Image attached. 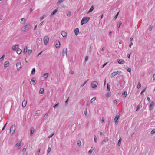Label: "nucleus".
I'll use <instances>...</instances> for the list:
<instances>
[{"label":"nucleus","mask_w":155,"mask_h":155,"mask_svg":"<svg viewBox=\"0 0 155 155\" xmlns=\"http://www.w3.org/2000/svg\"><path fill=\"white\" fill-rule=\"evenodd\" d=\"M35 68H33L32 71L31 73V74H35Z\"/></svg>","instance_id":"obj_33"},{"label":"nucleus","mask_w":155,"mask_h":155,"mask_svg":"<svg viewBox=\"0 0 155 155\" xmlns=\"http://www.w3.org/2000/svg\"><path fill=\"white\" fill-rule=\"evenodd\" d=\"M69 73L71 74H73L74 73V72L72 70H71L70 71Z\"/></svg>","instance_id":"obj_55"},{"label":"nucleus","mask_w":155,"mask_h":155,"mask_svg":"<svg viewBox=\"0 0 155 155\" xmlns=\"http://www.w3.org/2000/svg\"><path fill=\"white\" fill-rule=\"evenodd\" d=\"M122 24V22L121 21H119L117 24V27L119 28Z\"/></svg>","instance_id":"obj_29"},{"label":"nucleus","mask_w":155,"mask_h":155,"mask_svg":"<svg viewBox=\"0 0 155 155\" xmlns=\"http://www.w3.org/2000/svg\"><path fill=\"white\" fill-rule=\"evenodd\" d=\"M110 95V93L109 92H108L106 94V96L107 97H109Z\"/></svg>","instance_id":"obj_42"},{"label":"nucleus","mask_w":155,"mask_h":155,"mask_svg":"<svg viewBox=\"0 0 155 155\" xmlns=\"http://www.w3.org/2000/svg\"><path fill=\"white\" fill-rule=\"evenodd\" d=\"M30 25L28 24L26 25H25L22 27L21 28V30L23 31H28L29 30L30 28Z\"/></svg>","instance_id":"obj_2"},{"label":"nucleus","mask_w":155,"mask_h":155,"mask_svg":"<svg viewBox=\"0 0 155 155\" xmlns=\"http://www.w3.org/2000/svg\"><path fill=\"white\" fill-rule=\"evenodd\" d=\"M109 140L108 137H105L101 143V144L102 145L105 142H107Z\"/></svg>","instance_id":"obj_12"},{"label":"nucleus","mask_w":155,"mask_h":155,"mask_svg":"<svg viewBox=\"0 0 155 155\" xmlns=\"http://www.w3.org/2000/svg\"><path fill=\"white\" fill-rule=\"evenodd\" d=\"M26 149L25 148H23V149L22 150V151L24 152H25L26 151Z\"/></svg>","instance_id":"obj_64"},{"label":"nucleus","mask_w":155,"mask_h":155,"mask_svg":"<svg viewBox=\"0 0 155 155\" xmlns=\"http://www.w3.org/2000/svg\"><path fill=\"white\" fill-rule=\"evenodd\" d=\"M35 80H34L33 79H31V81L30 82V84L31 85H35Z\"/></svg>","instance_id":"obj_24"},{"label":"nucleus","mask_w":155,"mask_h":155,"mask_svg":"<svg viewBox=\"0 0 155 155\" xmlns=\"http://www.w3.org/2000/svg\"><path fill=\"white\" fill-rule=\"evenodd\" d=\"M78 146H80L81 144V142L80 140L78 141Z\"/></svg>","instance_id":"obj_43"},{"label":"nucleus","mask_w":155,"mask_h":155,"mask_svg":"<svg viewBox=\"0 0 155 155\" xmlns=\"http://www.w3.org/2000/svg\"><path fill=\"white\" fill-rule=\"evenodd\" d=\"M153 80H155V73L153 75Z\"/></svg>","instance_id":"obj_61"},{"label":"nucleus","mask_w":155,"mask_h":155,"mask_svg":"<svg viewBox=\"0 0 155 155\" xmlns=\"http://www.w3.org/2000/svg\"><path fill=\"white\" fill-rule=\"evenodd\" d=\"M64 0H58L57 2V4L58 5H59L61 3L63 2Z\"/></svg>","instance_id":"obj_27"},{"label":"nucleus","mask_w":155,"mask_h":155,"mask_svg":"<svg viewBox=\"0 0 155 155\" xmlns=\"http://www.w3.org/2000/svg\"><path fill=\"white\" fill-rule=\"evenodd\" d=\"M61 34L63 37H65L66 36L67 34V33L64 31H61Z\"/></svg>","instance_id":"obj_17"},{"label":"nucleus","mask_w":155,"mask_h":155,"mask_svg":"<svg viewBox=\"0 0 155 155\" xmlns=\"http://www.w3.org/2000/svg\"><path fill=\"white\" fill-rule=\"evenodd\" d=\"M27 47L26 46H25V47L23 51V52L24 53H25L27 52Z\"/></svg>","instance_id":"obj_34"},{"label":"nucleus","mask_w":155,"mask_h":155,"mask_svg":"<svg viewBox=\"0 0 155 155\" xmlns=\"http://www.w3.org/2000/svg\"><path fill=\"white\" fill-rule=\"evenodd\" d=\"M119 14V12H118V13H117V14H116V15L115 17L114 18V20H116V19H117V18L118 15Z\"/></svg>","instance_id":"obj_38"},{"label":"nucleus","mask_w":155,"mask_h":155,"mask_svg":"<svg viewBox=\"0 0 155 155\" xmlns=\"http://www.w3.org/2000/svg\"><path fill=\"white\" fill-rule=\"evenodd\" d=\"M119 118V115H117L115 118L114 119V121L115 122L116 124H117L118 123L117 120Z\"/></svg>","instance_id":"obj_16"},{"label":"nucleus","mask_w":155,"mask_h":155,"mask_svg":"<svg viewBox=\"0 0 155 155\" xmlns=\"http://www.w3.org/2000/svg\"><path fill=\"white\" fill-rule=\"evenodd\" d=\"M71 12H68L67 13V16H69L70 15H71Z\"/></svg>","instance_id":"obj_46"},{"label":"nucleus","mask_w":155,"mask_h":155,"mask_svg":"<svg viewBox=\"0 0 155 155\" xmlns=\"http://www.w3.org/2000/svg\"><path fill=\"white\" fill-rule=\"evenodd\" d=\"M87 81V80H86V81L84 83L81 85V87H82V86H83L84 85H85V84H86V83Z\"/></svg>","instance_id":"obj_45"},{"label":"nucleus","mask_w":155,"mask_h":155,"mask_svg":"<svg viewBox=\"0 0 155 155\" xmlns=\"http://www.w3.org/2000/svg\"><path fill=\"white\" fill-rule=\"evenodd\" d=\"M54 132H53L51 135H50L48 137V138H50L51 137L54 135Z\"/></svg>","instance_id":"obj_44"},{"label":"nucleus","mask_w":155,"mask_h":155,"mask_svg":"<svg viewBox=\"0 0 155 155\" xmlns=\"http://www.w3.org/2000/svg\"><path fill=\"white\" fill-rule=\"evenodd\" d=\"M44 44L45 45H46L49 41V38L48 36H45L43 38Z\"/></svg>","instance_id":"obj_4"},{"label":"nucleus","mask_w":155,"mask_h":155,"mask_svg":"<svg viewBox=\"0 0 155 155\" xmlns=\"http://www.w3.org/2000/svg\"><path fill=\"white\" fill-rule=\"evenodd\" d=\"M127 71L129 72H131V69L130 68H128L127 69Z\"/></svg>","instance_id":"obj_52"},{"label":"nucleus","mask_w":155,"mask_h":155,"mask_svg":"<svg viewBox=\"0 0 155 155\" xmlns=\"http://www.w3.org/2000/svg\"><path fill=\"white\" fill-rule=\"evenodd\" d=\"M121 71H117V72H114L111 74V78H112L117 74H121Z\"/></svg>","instance_id":"obj_6"},{"label":"nucleus","mask_w":155,"mask_h":155,"mask_svg":"<svg viewBox=\"0 0 155 155\" xmlns=\"http://www.w3.org/2000/svg\"><path fill=\"white\" fill-rule=\"evenodd\" d=\"M94 8V7L93 6H92L90 8L89 11L88 12V13H90L93 11Z\"/></svg>","instance_id":"obj_25"},{"label":"nucleus","mask_w":155,"mask_h":155,"mask_svg":"<svg viewBox=\"0 0 155 155\" xmlns=\"http://www.w3.org/2000/svg\"><path fill=\"white\" fill-rule=\"evenodd\" d=\"M31 131H30V135H31L33 133L34 131V127H32L31 128Z\"/></svg>","instance_id":"obj_23"},{"label":"nucleus","mask_w":155,"mask_h":155,"mask_svg":"<svg viewBox=\"0 0 155 155\" xmlns=\"http://www.w3.org/2000/svg\"><path fill=\"white\" fill-rule=\"evenodd\" d=\"M113 103H114V104H117V101L116 100H114L113 101Z\"/></svg>","instance_id":"obj_58"},{"label":"nucleus","mask_w":155,"mask_h":155,"mask_svg":"<svg viewBox=\"0 0 155 155\" xmlns=\"http://www.w3.org/2000/svg\"><path fill=\"white\" fill-rule=\"evenodd\" d=\"M79 29L78 28H76L74 30V33L76 35H77L79 32Z\"/></svg>","instance_id":"obj_18"},{"label":"nucleus","mask_w":155,"mask_h":155,"mask_svg":"<svg viewBox=\"0 0 155 155\" xmlns=\"http://www.w3.org/2000/svg\"><path fill=\"white\" fill-rule=\"evenodd\" d=\"M110 85H109V83H108L107 84V89L108 91H110Z\"/></svg>","instance_id":"obj_32"},{"label":"nucleus","mask_w":155,"mask_h":155,"mask_svg":"<svg viewBox=\"0 0 155 155\" xmlns=\"http://www.w3.org/2000/svg\"><path fill=\"white\" fill-rule=\"evenodd\" d=\"M107 62H106V63H104L103 65L102 68H104L105 65H107Z\"/></svg>","instance_id":"obj_56"},{"label":"nucleus","mask_w":155,"mask_h":155,"mask_svg":"<svg viewBox=\"0 0 155 155\" xmlns=\"http://www.w3.org/2000/svg\"><path fill=\"white\" fill-rule=\"evenodd\" d=\"M58 105L59 103H58L54 106V108H56V107H58Z\"/></svg>","instance_id":"obj_50"},{"label":"nucleus","mask_w":155,"mask_h":155,"mask_svg":"<svg viewBox=\"0 0 155 155\" xmlns=\"http://www.w3.org/2000/svg\"><path fill=\"white\" fill-rule=\"evenodd\" d=\"M90 18L89 17H84L81 21V24L83 25L84 24L87 23L89 20Z\"/></svg>","instance_id":"obj_1"},{"label":"nucleus","mask_w":155,"mask_h":155,"mask_svg":"<svg viewBox=\"0 0 155 155\" xmlns=\"http://www.w3.org/2000/svg\"><path fill=\"white\" fill-rule=\"evenodd\" d=\"M44 92V89L43 88H41L39 91V93L41 94H42Z\"/></svg>","instance_id":"obj_31"},{"label":"nucleus","mask_w":155,"mask_h":155,"mask_svg":"<svg viewBox=\"0 0 155 155\" xmlns=\"http://www.w3.org/2000/svg\"><path fill=\"white\" fill-rule=\"evenodd\" d=\"M16 51L18 54H19L21 53L22 50L18 48Z\"/></svg>","instance_id":"obj_21"},{"label":"nucleus","mask_w":155,"mask_h":155,"mask_svg":"<svg viewBox=\"0 0 155 155\" xmlns=\"http://www.w3.org/2000/svg\"><path fill=\"white\" fill-rule=\"evenodd\" d=\"M51 148L50 147H49L47 150V153H49L51 151Z\"/></svg>","instance_id":"obj_41"},{"label":"nucleus","mask_w":155,"mask_h":155,"mask_svg":"<svg viewBox=\"0 0 155 155\" xmlns=\"http://www.w3.org/2000/svg\"><path fill=\"white\" fill-rule=\"evenodd\" d=\"M139 108V105H138L137 106V107L136 110V111H137L138 110Z\"/></svg>","instance_id":"obj_63"},{"label":"nucleus","mask_w":155,"mask_h":155,"mask_svg":"<svg viewBox=\"0 0 155 155\" xmlns=\"http://www.w3.org/2000/svg\"><path fill=\"white\" fill-rule=\"evenodd\" d=\"M153 26L151 25H150L149 28V30L151 31L152 29Z\"/></svg>","instance_id":"obj_48"},{"label":"nucleus","mask_w":155,"mask_h":155,"mask_svg":"<svg viewBox=\"0 0 155 155\" xmlns=\"http://www.w3.org/2000/svg\"><path fill=\"white\" fill-rule=\"evenodd\" d=\"M154 106V102L153 101H152L150 105V109H152Z\"/></svg>","instance_id":"obj_19"},{"label":"nucleus","mask_w":155,"mask_h":155,"mask_svg":"<svg viewBox=\"0 0 155 155\" xmlns=\"http://www.w3.org/2000/svg\"><path fill=\"white\" fill-rule=\"evenodd\" d=\"M49 75V73H45L43 75V78L45 79L47 78Z\"/></svg>","instance_id":"obj_22"},{"label":"nucleus","mask_w":155,"mask_h":155,"mask_svg":"<svg viewBox=\"0 0 155 155\" xmlns=\"http://www.w3.org/2000/svg\"><path fill=\"white\" fill-rule=\"evenodd\" d=\"M121 140V138H120L118 142V145L119 146H120Z\"/></svg>","instance_id":"obj_30"},{"label":"nucleus","mask_w":155,"mask_h":155,"mask_svg":"<svg viewBox=\"0 0 155 155\" xmlns=\"http://www.w3.org/2000/svg\"><path fill=\"white\" fill-rule=\"evenodd\" d=\"M58 8H57L56 9H55L51 13L50 15V16L51 17L54 15L55 14V13L57 12L58 10Z\"/></svg>","instance_id":"obj_11"},{"label":"nucleus","mask_w":155,"mask_h":155,"mask_svg":"<svg viewBox=\"0 0 155 155\" xmlns=\"http://www.w3.org/2000/svg\"><path fill=\"white\" fill-rule=\"evenodd\" d=\"M26 104H27V101L25 100L22 103V106L23 107H25L26 106Z\"/></svg>","instance_id":"obj_26"},{"label":"nucleus","mask_w":155,"mask_h":155,"mask_svg":"<svg viewBox=\"0 0 155 155\" xmlns=\"http://www.w3.org/2000/svg\"><path fill=\"white\" fill-rule=\"evenodd\" d=\"M21 23L22 24H24L25 22V20L24 18H22L21 19Z\"/></svg>","instance_id":"obj_28"},{"label":"nucleus","mask_w":155,"mask_h":155,"mask_svg":"<svg viewBox=\"0 0 155 155\" xmlns=\"http://www.w3.org/2000/svg\"><path fill=\"white\" fill-rule=\"evenodd\" d=\"M32 51L31 50L29 49L28 51V53L30 55L32 53Z\"/></svg>","instance_id":"obj_39"},{"label":"nucleus","mask_w":155,"mask_h":155,"mask_svg":"<svg viewBox=\"0 0 155 155\" xmlns=\"http://www.w3.org/2000/svg\"><path fill=\"white\" fill-rule=\"evenodd\" d=\"M9 65V62L8 61H6L4 64V67L5 68H6L8 67Z\"/></svg>","instance_id":"obj_13"},{"label":"nucleus","mask_w":155,"mask_h":155,"mask_svg":"<svg viewBox=\"0 0 155 155\" xmlns=\"http://www.w3.org/2000/svg\"><path fill=\"white\" fill-rule=\"evenodd\" d=\"M104 47H103L101 50V51L102 52V54H103L104 53Z\"/></svg>","instance_id":"obj_53"},{"label":"nucleus","mask_w":155,"mask_h":155,"mask_svg":"<svg viewBox=\"0 0 155 155\" xmlns=\"http://www.w3.org/2000/svg\"><path fill=\"white\" fill-rule=\"evenodd\" d=\"M60 45V43L58 41H56L55 42V46L57 48H59Z\"/></svg>","instance_id":"obj_8"},{"label":"nucleus","mask_w":155,"mask_h":155,"mask_svg":"<svg viewBox=\"0 0 155 155\" xmlns=\"http://www.w3.org/2000/svg\"><path fill=\"white\" fill-rule=\"evenodd\" d=\"M5 55H3L0 58V61H3L4 59V58L5 57Z\"/></svg>","instance_id":"obj_40"},{"label":"nucleus","mask_w":155,"mask_h":155,"mask_svg":"<svg viewBox=\"0 0 155 155\" xmlns=\"http://www.w3.org/2000/svg\"><path fill=\"white\" fill-rule=\"evenodd\" d=\"M96 99V97H94L92 99H91L90 101L92 103Z\"/></svg>","instance_id":"obj_36"},{"label":"nucleus","mask_w":155,"mask_h":155,"mask_svg":"<svg viewBox=\"0 0 155 155\" xmlns=\"http://www.w3.org/2000/svg\"><path fill=\"white\" fill-rule=\"evenodd\" d=\"M17 69V71L20 70L21 68V63L20 62H17L16 63Z\"/></svg>","instance_id":"obj_7"},{"label":"nucleus","mask_w":155,"mask_h":155,"mask_svg":"<svg viewBox=\"0 0 155 155\" xmlns=\"http://www.w3.org/2000/svg\"><path fill=\"white\" fill-rule=\"evenodd\" d=\"M104 117H102L101 119V122L102 123H103L104 122Z\"/></svg>","instance_id":"obj_57"},{"label":"nucleus","mask_w":155,"mask_h":155,"mask_svg":"<svg viewBox=\"0 0 155 155\" xmlns=\"http://www.w3.org/2000/svg\"><path fill=\"white\" fill-rule=\"evenodd\" d=\"M117 61L120 64H124L125 63L123 59H118Z\"/></svg>","instance_id":"obj_15"},{"label":"nucleus","mask_w":155,"mask_h":155,"mask_svg":"<svg viewBox=\"0 0 155 155\" xmlns=\"http://www.w3.org/2000/svg\"><path fill=\"white\" fill-rule=\"evenodd\" d=\"M94 140L95 142L96 143L97 142V139L96 136L95 135H94Z\"/></svg>","instance_id":"obj_37"},{"label":"nucleus","mask_w":155,"mask_h":155,"mask_svg":"<svg viewBox=\"0 0 155 155\" xmlns=\"http://www.w3.org/2000/svg\"><path fill=\"white\" fill-rule=\"evenodd\" d=\"M97 83L96 81H93L91 84V86L92 87L94 88H96L97 87Z\"/></svg>","instance_id":"obj_5"},{"label":"nucleus","mask_w":155,"mask_h":155,"mask_svg":"<svg viewBox=\"0 0 155 155\" xmlns=\"http://www.w3.org/2000/svg\"><path fill=\"white\" fill-rule=\"evenodd\" d=\"M44 18V17H40V21H41V20H42Z\"/></svg>","instance_id":"obj_59"},{"label":"nucleus","mask_w":155,"mask_h":155,"mask_svg":"<svg viewBox=\"0 0 155 155\" xmlns=\"http://www.w3.org/2000/svg\"><path fill=\"white\" fill-rule=\"evenodd\" d=\"M21 141H18L17 144L15 145V147H16V146H18V149H20L21 147Z\"/></svg>","instance_id":"obj_10"},{"label":"nucleus","mask_w":155,"mask_h":155,"mask_svg":"<svg viewBox=\"0 0 155 155\" xmlns=\"http://www.w3.org/2000/svg\"><path fill=\"white\" fill-rule=\"evenodd\" d=\"M155 133V129H154L151 132V134H153Z\"/></svg>","instance_id":"obj_51"},{"label":"nucleus","mask_w":155,"mask_h":155,"mask_svg":"<svg viewBox=\"0 0 155 155\" xmlns=\"http://www.w3.org/2000/svg\"><path fill=\"white\" fill-rule=\"evenodd\" d=\"M15 124L12 125L10 129V132L11 134H13L15 130Z\"/></svg>","instance_id":"obj_3"},{"label":"nucleus","mask_w":155,"mask_h":155,"mask_svg":"<svg viewBox=\"0 0 155 155\" xmlns=\"http://www.w3.org/2000/svg\"><path fill=\"white\" fill-rule=\"evenodd\" d=\"M127 93L126 91H124L122 93V95L123 98H125L127 96Z\"/></svg>","instance_id":"obj_20"},{"label":"nucleus","mask_w":155,"mask_h":155,"mask_svg":"<svg viewBox=\"0 0 155 155\" xmlns=\"http://www.w3.org/2000/svg\"><path fill=\"white\" fill-rule=\"evenodd\" d=\"M18 48V46L17 45H13L12 47V49L15 51H16Z\"/></svg>","instance_id":"obj_14"},{"label":"nucleus","mask_w":155,"mask_h":155,"mask_svg":"<svg viewBox=\"0 0 155 155\" xmlns=\"http://www.w3.org/2000/svg\"><path fill=\"white\" fill-rule=\"evenodd\" d=\"M67 48H64L63 49L62 52V55L64 56L65 55H67Z\"/></svg>","instance_id":"obj_9"},{"label":"nucleus","mask_w":155,"mask_h":155,"mask_svg":"<svg viewBox=\"0 0 155 155\" xmlns=\"http://www.w3.org/2000/svg\"><path fill=\"white\" fill-rule=\"evenodd\" d=\"M93 150V149H90L88 151L89 153H92Z\"/></svg>","instance_id":"obj_49"},{"label":"nucleus","mask_w":155,"mask_h":155,"mask_svg":"<svg viewBox=\"0 0 155 155\" xmlns=\"http://www.w3.org/2000/svg\"><path fill=\"white\" fill-rule=\"evenodd\" d=\"M88 59V57L87 56H86L85 58V60L86 61H87Z\"/></svg>","instance_id":"obj_60"},{"label":"nucleus","mask_w":155,"mask_h":155,"mask_svg":"<svg viewBox=\"0 0 155 155\" xmlns=\"http://www.w3.org/2000/svg\"><path fill=\"white\" fill-rule=\"evenodd\" d=\"M141 87V84L140 82H139L138 83V85L137 86V87L138 89H139Z\"/></svg>","instance_id":"obj_35"},{"label":"nucleus","mask_w":155,"mask_h":155,"mask_svg":"<svg viewBox=\"0 0 155 155\" xmlns=\"http://www.w3.org/2000/svg\"><path fill=\"white\" fill-rule=\"evenodd\" d=\"M147 100L149 101L150 102V98L149 97H147Z\"/></svg>","instance_id":"obj_62"},{"label":"nucleus","mask_w":155,"mask_h":155,"mask_svg":"<svg viewBox=\"0 0 155 155\" xmlns=\"http://www.w3.org/2000/svg\"><path fill=\"white\" fill-rule=\"evenodd\" d=\"M7 124V123H6L5 124V125H4V127H3V128H2V131L3 130L5 129V127H6V125Z\"/></svg>","instance_id":"obj_47"},{"label":"nucleus","mask_w":155,"mask_h":155,"mask_svg":"<svg viewBox=\"0 0 155 155\" xmlns=\"http://www.w3.org/2000/svg\"><path fill=\"white\" fill-rule=\"evenodd\" d=\"M87 113V109H86L85 110V111H84V114H85V115H86Z\"/></svg>","instance_id":"obj_54"}]
</instances>
